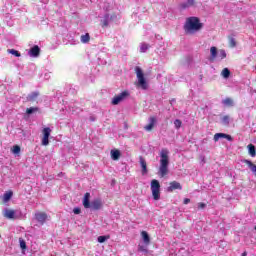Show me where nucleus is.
<instances>
[{
  "label": "nucleus",
  "mask_w": 256,
  "mask_h": 256,
  "mask_svg": "<svg viewBox=\"0 0 256 256\" xmlns=\"http://www.w3.org/2000/svg\"><path fill=\"white\" fill-rule=\"evenodd\" d=\"M200 29H203V23L199 18L192 16L186 19L184 31L187 35H195V33H199Z\"/></svg>",
  "instance_id": "1"
},
{
  "label": "nucleus",
  "mask_w": 256,
  "mask_h": 256,
  "mask_svg": "<svg viewBox=\"0 0 256 256\" xmlns=\"http://www.w3.org/2000/svg\"><path fill=\"white\" fill-rule=\"evenodd\" d=\"M160 177H165L169 173V150L162 149L160 152V167H159Z\"/></svg>",
  "instance_id": "2"
},
{
  "label": "nucleus",
  "mask_w": 256,
  "mask_h": 256,
  "mask_svg": "<svg viewBox=\"0 0 256 256\" xmlns=\"http://www.w3.org/2000/svg\"><path fill=\"white\" fill-rule=\"evenodd\" d=\"M91 194L89 192L85 193L84 198L82 200L83 207L85 209H94V211H99L101 207H103V202L101 199L97 198L90 202Z\"/></svg>",
  "instance_id": "3"
},
{
  "label": "nucleus",
  "mask_w": 256,
  "mask_h": 256,
  "mask_svg": "<svg viewBox=\"0 0 256 256\" xmlns=\"http://www.w3.org/2000/svg\"><path fill=\"white\" fill-rule=\"evenodd\" d=\"M150 188L154 201H159V199H161V184L158 180L153 179L150 183Z\"/></svg>",
  "instance_id": "4"
},
{
  "label": "nucleus",
  "mask_w": 256,
  "mask_h": 256,
  "mask_svg": "<svg viewBox=\"0 0 256 256\" xmlns=\"http://www.w3.org/2000/svg\"><path fill=\"white\" fill-rule=\"evenodd\" d=\"M136 77L138 79V85L141 89H147V81L145 80V76L143 74V70L140 67H136Z\"/></svg>",
  "instance_id": "5"
},
{
  "label": "nucleus",
  "mask_w": 256,
  "mask_h": 256,
  "mask_svg": "<svg viewBox=\"0 0 256 256\" xmlns=\"http://www.w3.org/2000/svg\"><path fill=\"white\" fill-rule=\"evenodd\" d=\"M51 128L46 127L43 128L42 130V140H41V145H43L44 147H47V145H49V137H51Z\"/></svg>",
  "instance_id": "6"
},
{
  "label": "nucleus",
  "mask_w": 256,
  "mask_h": 256,
  "mask_svg": "<svg viewBox=\"0 0 256 256\" xmlns=\"http://www.w3.org/2000/svg\"><path fill=\"white\" fill-rule=\"evenodd\" d=\"M129 97V91H123L112 99V105H119L121 101H125Z\"/></svg>",
  "instance_id": "7"
},
{
  "label": "nucleus",
  "mask_w": 256,
  "mask_h": 256,
  "mask_svg": "<svg viewBox=\"0 0 256 256\" xmlns=\"http://www.w3.org/2000/svg\"><path fill=\"white\" fill-rule=\"evenodd\" d=\"M176 189H178L179 191L183 189V186H181V183L177 181L170 182L169 187L167 188L168 193H173V191H175Z\"/></svg>",
  "instance_id": "8"
},
{
  "label": "nucleus",
  "mask_w": 256,
  "mask_h": 256,
  "mask_svg": "<svg viewBox=\"0 0 256 256\" xmlns=\"http://www.w3.org/2000/svg\"><path fill=\"white\" fill-rule=\"evenodd\" d=\"M35 219L40 223V225H44L45 221H47V214L43 212H37L35 214Z\"/></svg>",
  "instance_id": "9"
},
{
  "label": "nucleus",
  "mask_w": 256,
  "mask_h": 256,
  "mask_svg": "<svg viewBox=\"0 0 256 256\" xmlns=\"http://www.w3.org/2000/svg\"><path fill=\"white\" fill-rule=\"evenodd\" d=\"M157 123L156 117H150L148 119V125L144 126L145 131H153V127H155Z\"/></svg>",
  "instance_id": "10"
},
{
  "label": "nucleus",
  "mask_w": 256,
  "mask_h": 256,
  "mask_svg": "<svg viewBox=\"0 0 256 256\" xmlns=\"http://www.w3.org/2000/svg\"><path fill=\"white\" fill-rule=\"evenodd\" d=\"M220 139H227L228 141H233V138L229 134L225 133H216L214 135V141H219Z\"/></svg>",
  "instance_id": "11"
},
{
  "label": "nucleus",
  "mask_w": 256,
  "mask_h": 256,
  "mask_svg": "<svg viewBox=\"0 0 256 256\" xmlns=\"http://www.w3.org/2000/svg\"><path fill=\"white\" fill-rule=\"evenodd\" d=\"M3 216L6 218V219H15L16 216H15V210H12V209H9V208H5L3 210Z\"/></svg>",
  "instance_id": "12"
},
{
  "label": "nucleus",
  "mask_w": 256,
  "mask_h": 256,
  "mask_svg": "<svg viewBox=\"0 0 256 256\" xmlns=\"http://www.w3.org/2000/svg\"><path fill=\"white\" fill-rule=\"evenodd\" d=\"M39 53H41V49L39 46L35 45L29 50L28 55L30 57H39Z\"/></svg>",
  "instance_id": "13"
},
{
  "label": "nucleus",
  "mask_w": 256,
  "mask_h": 256,
  "mask_svg": "<svg viewBox=\"0 0 256 256\" xmlns=\"http://www.w3.org/2000/svg\"><path fill=\"white\" fill-rule=\"evenodd\" d=\"M141 237H142L144 245H146V246L151 245V237H149V233H147V231H142Z\"/></svg>",
  "instance_id": "14"
},
{
  "label": "nucleus",
  "mask_w": 256,
  "mask_h": 256,
  "mask_svg": "<svg viewBox=\"0 0 256 256\" xmlns=\"http://www.w3.org/2000/svg\"><path fill=\"white\" fill-rule=\"evenodd\" d=\"M110 155H111V159L113 161H119L120 157H121V151L117 150V149H112L110 151Z\"/></svg>",
  "instance_id": "15"
},
{
  "label": "nucleus",
  "mask_w": 256,
  "mask_h": 256,
  "mask_svg": "<svg viewBox=\"0 0 256 256\" xmlns=\"http://www.w3.org/2000/svg\"><path fill=\"white\" fill-rule=\"evenodd\" d=\"M139 159L140 165L142 167V175H147V161H145V158H143V156H140Z\"/></svg>",
  "instance_id": "16"
},
{
  "label": "nucleus",
  "mask_w": 256,
  "mask_h": 256,
  "mask_svg": "<svg viewBox=\"0 0 256 256\" xmlns=\"http://www.w3.org/2000/svg\"><path fill=\"white\" fill-rule=\"evenodd\" d=\"M218 51H217V47H215V46H212L211 48H210V59H211V61H214V59H217V55H218Z\"/></svg>",
  "instance_id": "17"
},
{
  "label": "nucleus",
  "mask_w": 256,
  "mask_h": 256,
  "mask_svg": "<svg viewBox=\"0 0 256 256\" xmlns=\"http://www.w3.org/2000/svg\"><path fill=\"white\" fill-rule=\"evenodd\" d=\"M186 2L181 4L182 9H189V7H193L195 5V0H185Z\"/></svg>",
  "instance_id": "18"
},
{
  "label": "nucleus",
  "mask_w": 256,
  "mask_h": 256,
  "mask_svg": "<svg viewBox=\"0 0 256 256\" xmlns=\"http://www.w3.org/2000/svg\"><path fill=\"white\" fill-rule=\"evenodd\" d=\"M151 46L149 45V44H147V43H145V42H142L141 44H140V53H147V51H149V48H150Z\"/></svg>",
  "instance_id": "19"
},
{
  "label": "nucleus",
  "mask_w": 256,
  "mask_h": 256,
  "mask_svg": "<svg viewBox=\"0 0 256 256\" xmlns=\"http://www.w3.org/2000/svg\"><path fill=\"white\" fill-rule=\"evenodd\" d=\"M227 57V52H225V50L221 49L218 51V55L216 56V58H218V61H223V59H225Z\"/></svg>",
  "instance_id": "20"
},
{
  "label": "nucleus",
  "mask_w": 256,
  "mask_h": 256,
  "mask_svg": "<svg viewBox=\"0 0 256 256\" xmlns=\"http://www.w3.org/2000/svg\"><path fill=\"white\" fill-rule=\"evenodd\" d=\"M222 104L225 107H233L235 105L233 102V99H231V98H226V99L222 100Z\"/></svg>",
  "instance_id": "21"
},
{
  "label": "nucleus",
  "mask_w": 256,
  "mask_h": 256,
  "mask_svg": "<svg viewBox=\"0 0 256 256\" xmlns=\"http://www.w3.org/2000/svg\"><path fill=\"white\" fill-rule=\"evenodd\" d=\"M247 147H248L249 156L250 157H255L256 156L255 145L249 144Z\"/></svg>",
  "instance_id": "22"
},
{
  "label": "nucleus",
  "mask_w": 256,
  "mask_h": 256,
  "mask_svg": "<svg viewBox=\"0 0 256 256\" xmlns=\"http://www.w3.org/2000/svg\"><path fill=\"white\" fill-rule=\"evenodd\" d=\"M11 197H13V191H8V192L4 193L3 202L8 203V201L11 200Z\"/></svg>",
  "instance_id": "23"
},
{
  "label": "nucleus",
  "mask_w": 256,
  "mask_h": 256,
  "mask_svg": "<svg viewBox=\"0 0 256 256\" xmlns=\"http://www.w3.org/2000/svg\"><path fill=\"white\" fill-rule=\"evenodd\" d=\"M147 247L148 246L145 244H139L138 251H140V253H145V255H147V253H149V249Z\"/></svg>",
  "instance_id": "24"
},
{
  "label": "nucleus",
  "mask_w": 256,
  "mask_h": 256,
  "mask_svg": "<svg viewBox=\"0 0 256 256\" xmlns=\"http://www.w3.org/2000/svg\"><path fill=\"white\" fill-rule=\"evenodd\" d=\"M222 77L224 79H229V75H231V71H229V68H224L221 73Z\"/></svg>",
  "instance_id": "25"
},
{
  "label": "nucleus",
  "mask_w": 256,
  "mask_h": 256,
  "mask_svg": "<svg viewBox=\"0 0 256 256\" xmlns=\"http://www.w3.org/2000/svg\"><path fill=\"white\" fill-rule=\"evenodd\" d=\"M91 36H89V33H86L85 35H82L80 38L81 43H87L90 41Z\"/></svg>",
  "instance_id": "26"
},
{
  "label": "nucleus",
  "mask_w": 256,
  "mask_h": 256,
  "mask_svg": "<svg viewBox=\"0 0 256 256\" xmlns=\"http://www.w3.org/2000/svg\"><path fill=\"white\" fill-rule=\"evenodd\" d=\"M37 97H39V93L33 92L32 94L28 95L27 99L28 101H34L35 99H37Z\"/></svg>",
  "instance_id": "27"
},
{
  "label": "nucleus",
  "mask_w": 256,
  "mask_h": 256,
  "mask_svg": "<svg viewBox=\"0 0 256 256\" xmlns=\"http://www.w3.org/2000/svg\"><path fill=\"white\" fill-rule=\"evenodd\" d=\"M12 153L14 155H19V153H21V147H19V145H15L12 147Z\"/></svg>",
  "instance_id": "28"
},
{
  "label": "nucleus",
  "mask_w": 256,
  "mask_h": 256,
  "mask_svg": "<svg viewBox=\"0 0 256 256\" xmlns=\"http://www.w3.org/2000/svg\"><path fill=\"white\" fill-rule=\"evenodd\" d=\"M8 53H10V55H14V57H21V53L15 49H8Z\"/></svg>",
  "instance_id": "29"
},
{
  "label": "nucleus",
  "mask_w": 256,
  "mask_h": 256,
  "mask_svg": "<svg viewBox=\"0 0 256 256\" xmlns=\"http://www.w3.org/2000/svg\"><path fill=\"white\" fill-rule=\"evenodd\" d=\"M111 237L108 235V236H99L97 238V241L98 243H105V241H108V239H110Z\"/></svg>",
  "instance_id": "30"
},
{
  "label": "nucleus",
  "mask_w": 256,
  "mask_h": 256,
  "mask_svg": "<svg viewBox=\"0 0 256 256\" xmlns=\"http://www.w3.org/2000/svg\"><path fill=\"white\" fill-rule=\"evenodd\" d=\"M229 45H230V47H232V48L237 47V41L235 40V38L229 37Z\"/></svg>",
  "instance_id": "31"
},
{
  "label": "nucleus",
  "mask_w": 256,
  "mask_h": 256,
  "mask_svg": "<svg viewBox=\"0 0 256 256\" xmlns=\"http://www.w3.org/2000/svg\"><path fill=\"white\" fill-rule=\"evenodd\" d=\"M181 125H182L181 120L176 119V120L174 121V126H175L176 129H181Z\"/></svg>",
  "instance_id": "32"
},
{
  "label": "nucleus",
  "mask_w": 256,
  "mask_h": 256,
  "mask_svg": "<svg viewBox=\"0 0 256 256\" xmlns=\"http://www.w3.org/2000/svg\"><path fill=\"white\" fill-rule=\"evenodd\" d=\"M36 111H38V108H33V107H31V108H28V109L26 110V113H27L28 115H31L32 113H35Z\"/></svg>",
  "instance_id": "33"
},
{
  "label": "nucleus",
  "mask_w": 256,
  "mask_h": 256,
  "mask_svg": "<svg viewBox=\"0 0 256 256\" xmlns=\"http://www.w3.org/2000/svg\"><path fill=\"white\" fill-rule=\"evenodd\" d=\"M223 125H229V116H224L222 118Z\"/></svg>",
  "instance_id": "34"
},
{
  "label": "nucleus",
  "mask_w": 256,
  "mask_h": 256,
  "mask_svg": "<svg viewBox=\"0 0 256 256\" xmlns=\"http://www.w3.org/2000/svg\"><path fill=\"white\" fill-rule=\"evenodd\" d=\"M205 207H207V204L203 202L198 203V209H205Z\"/></svg>",
  "instance_id": "35"
},
{
  "label": "nucleus",
  "mask_w": 256,
  "mask_h": 256,
  "mask_svg": "<svg viewBox=\"0 0 256 256\" xmlns=\"http://www.w3.org/2000/svg\"><path fill=\"white\" fill-rule=\"evenodd\" d=\"M73 213H74L75 215H79V214L81 213V208H78V207L74 208V209H73Z\"/></svg>",
  "instance_id": "36"
},
{
  "label": "nucleus",
  "mask_w": 256,
  "mask_h": 256,
  "mask_svg": "<svg viewBox=\"0 0 256 256\" xmlns=\"http://www.w3.org/2000/svg\"><path fill=\"white\" fill-rule=\"evenodd\" d=\"M107 19H109V16H106V18L103 20V27H107V25H109Z\"/></svg>",
  "instance_id": "37"
},
{
  "label": "nucleus",
  "mask_w": 256,
  "mask_h": 256,
  "mask_svg": "<svg viewBox=\"0 0 256 256\" xmlns=\"http://www.w3.org/2000/svg\"><path fill=\"white\" fill-rule=\"evenodd\" d=\"M20 247L21 249H25L27 245L25 244V241H20Z\"/></svg>",
  "instance_id": "38"
},
{
  "label": "nucleus",
  "mask_w": 256,
  "mask_h": 256,
  "mask_svg": "<svg viewBox=\"0 0 256 256\" xmlns=\"http://www.w3.org/2000/svg\"><path fill=\"white\" fill-rule=\"evenodd\" d=\"M188 203H191V199L185 198L184 199V205H188Z\"/></svg>",
  "instance_id": "39"
},
{
  "label": "nucleus",
  "mask_w": 256,
  "mask_h": 256,
  "mask_svg": "<svg viewBox=\"0 0 256 256\" xmlns=\"http://www.w3.org/2000/svg\"><path fill=\"white\" fill-rule=\"evenodd\" d=\"M242 256H247V252L242 253Z\"/></svg>",
  "instance_id": "40"
},
{
  "label": "nucleus",
  "mask_w": 256,
  "mask_h": 256,
  "mask_svg": "<svg viewBox=\"0 0 256 256\" xmlns=\"http://www.w3.org/2000/svg\"><path fill=\"white\" fill-rule=\"evenodd\" d=\"M255 229H256V227H255Z\"/></svg>",
  "instance_id": "41"
}]
</instances>
